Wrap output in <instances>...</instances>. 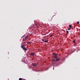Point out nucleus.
I'll list each match as a JSON object with an SVG mask.
<instances>
[{
    "label": "nucleus",
    "mask_w": 80,
    "mask_h": 80,
    "mask_svg": "<svg viewBox=\"0 0 80 80\" xmlns=\"http://www.w3.org/2000/svg\"><path fill=\"white\" fill-rule=\"evenodd\" d=\"M53 55H54V59L52 60V63L58 62V61H59V60H60V58H58V57L57 56L58 55V54H55V53H53Z\"/></svg>",
    "instance_id": "1"
},
{
    "label": "nucleus",
    "mask_w": 80,
    "mask_h": 80,
    "mask_svg": "<svg viewBox=\"0 0 80 80\" xmlns=\"http://www.w3.org/2000/svg\"><path fill=\"white\" fill-rule=\"evenodd\" d=\"M21 47L23 49V50H24V51H27V49L25 47V46H24L23 45H21Z\"/></svg>",
    "instance_id": "2"
},
{
    "label": "nucleus",
    "mask_w": 80,
    "mask_h": 80,
    "mask_svg": "<svg viewBox=\"0 0 80 80\" xmlns=\"http://www.w3.org/2000/svg\"><path fill=\"white\" fill-rule=\"evenodd\" d=\"M42 42H45V43L47 42H48V40H46L45 39H43L42 40Z\"/></svg>",
    "instance_id": "3"
},
{
    "label": "nucleus",
    "mask_w": 80,
    "mask_h": 80,
    "mask_svg": "<svg viewBox=\"0 0 80 80\" xmlns=\"http://www.w3.org/2000/svg\"><path fill=\"white\" fill-rule=\"evenodd\" d=\"M32 65L34 67H35V66H37V64H34V63H32Z\"/></svg>",
    "instance_id": "4"
},
{
    "label": "nucleus",
    "mask_w": 80,
    "mask_h": 80,
    "mask_svg": "<svg viewBox=\"0 0 80 80\" xmlns=\"http://www.w3.org/2000/svg\"><path fill=\"white\" fill-rule=\"evenodd\" d=\"M30 55L31 56H33V55H35V53H30Z\"/></svg>",
    "instance_id": "5"
},
{
    "label": "nucleus",
    "mask_w": 80,
    "mask_h": 80,
    "mask_svg": "<svg viewBox=\"0 0 80 80\" xmlns=\"http://www.w3.org/2000/svg\"><path fill=\"white\" fill-rule=\"evenodd\" d=\"M28 36L26 37H25V38H24V40H27V38H28Z\"/></svg>",
    "instance_id": "6"
},
{
    "label": "nucleus",
    "mask_w": 80,
    "mask_h": 80,
    "mask_svg": "<svg viewBox=\"0 0 80 80\" xmlns=\"http://www.w3.org/2000/svg\"><path fill=\"white\" fill-rule=\"evenodd\" d=\"M66 33H67V34H68L69 33V32H68V31H66Z\"/></svg>",
    "instance_id": "7"
},
{
    "label": "nucleus",
    "mask_w": 80,
    "mask_h": 80,
    "mask_svg": "<svg viewBox=\"0 0 80 80\" xmlns=\"http://www.w3.org/2000/svg\"><path fill=\"white\" fill-rule=\"evenodd\" d=\"M69 27H70V28H72V25H69Z\"/></svg>",
    "instance_id": "8"
},
{
    "label": "nucleus",
    "mask_w": 80,
    "mask_h": 80,
    "mask_svg": "<svg viewBox=\"0 0 80 80\" xmlns=\"http://www.w3.org/2000/svg\"><path fill=\"white\" fill-rule=\"evenodd\" d=\"M70 29H71V28H68V30H70Z\"/></svg>",
    "instance_id": "9"
},
{
    "label": "nucleus",
    "mask_w": 80,
    "mask_h": 80,
    "mask_svg": "<svg viewBox=\"0 0 80 80\" xmlns=\"http://www.w3.org/2000/svg\"><path fill=\"white\" fill-rule=\"evenodd\" d=\"M73 43H75V40H74L73 41Z\"/></svg>",
    "instance_id": "10"
},
{
    "label": "nucleus",
    "mask_w": 80,
    "mask_h": 80,
    "mask_svg": "<svg viewBox=\"0 0 80 80\" xmlns=\"http://www.w3.org/2000/svg\"><path fill=\"white\" fill-rule=\"evenodd\" d=\"M28 44H30V43H31V42H28Z\"/></svg>",
    "instance_id": "11"
},
{
    "label": "nucleus",
    "mask_w": 80,
    "mask_h": 80,
    "mask_svg": "<svg viewBox=\"0 0 80 80\" xmlns=\"http://www.w3.org/2000/svg\"><path fill=\"white\" fill-rule=\"evenodd\" d=\"M23 79L22 78H19V80H22Z\"/></svg>",
    "instance_id": "12"
},
{
    "label": "nucleus",
    "mask_w": 80,
    "mask_h": 80,
    "mask_svg": "<svg viewBox=\"0 0 80 80\" xmlns=\"http://www.w3.org/2000/svg\"><path fill=\"white\" fill-rule=\"evenodd\" d=\"M52 36H53V34H52L50 35V37H52Z\"/></svg>",
    "instance_id": "13"
},
{
    "label": "nucleus",
    "mask_w": 80,
    "mask_h": 80,
    "mask_svg": "<svg viewBox=\"0 0 80 80\" xmlns=\"http://www.w3.org/2000/svg\"><path fill=\"white\" fill-rule=\"evenodd\" d=\"M77 24H79V22H77Z\"/></svg>",
    "instance_id": "14"
},
{
    "label": "nucleus",
    "mask_w": 80,
    "mask_h": 80,
    "mask_svg": "<svg viewBox=\"0 0 80 80\" xmlns=\"http://www.w3.org/2000/svg\"><path fill=\"white\" fill-rule=\"evenodd\" d=\"M24 37V36H22V37Z\"/></svg>",
    "instance_id": "15"
},
{
    "label": "nucleus",
    "mask_w": 80,
    "mask_h": 80,
    "mask_svg": "<svg viewBox=\"0 0 80 80\" xmlns=\"http://www.w3.org/2000/svg\"><path fill=\"white\" fill-rule=\"evenodd\" d=\"M79 35H80V33H79Z\"/></svg>",
    "instance_id": "16"
}]
</instances>
